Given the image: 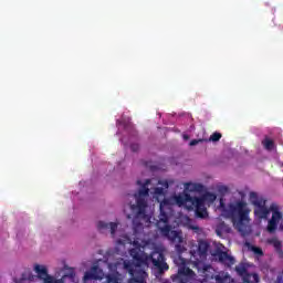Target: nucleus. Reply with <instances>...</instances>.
Listing matches in <instances>:
<instances>
[{"label":"nucleus","mask_w":283,"mask_h":283,"mask_svg":"<svg viewBox=\"0 0 283 283\" xmlns=\"http://www.w3.org/2000/svg\"><path fill=\"white\" fill-rule=\"evenodd\" d=\"M151 179H147L144 184L137 180V185L142 187L138 193L134 195L136 199V205L129 203V209L132 213L126 214L127 220H132L136 229L143 226V222H149L151 218L147 214V198H149V185Z\"/></svg>","instance_id":"f257e3e1"},{"label":"nucleus","mask_w":283,"mask_h":283,"mask_svg":"<svg viewBox=\"0 0 283 283\" xmlns=\"http://www.w3.org/2000/svg\"><path fill=\"white\" fill-rule=\"evenodd\" d=\"M218 196L213 192H207L203 197L191 196L186 193L185 196L178 195V207H185L187 211H195L196 218L205 220L209 217L205 201L216 202Z\"/></svg>","instance_id":"f03ea898"},{"label":"nucleus","mask_w":283,"mask_h":283,"mask_svg":"<svg viewBox=\"0 0 283 283\" xmlns=\"http://www.w3.org/2000/svg\"><path fill=\"white\" fill-rule=\"evenodd\" d=\"M129 254L133 256V260L137 262L138 266L151 262L155 269H158L159 273L169 271V265L165 262V254L158 250L153 251L148 255L145 252H140V248H133L129 250Z\"/></svg>","instance_id":"7ed1b4c3"},{"label":"nucleus","mask_w":283,"mask_h":283,"mask_svg":"<svg viewBox=\"0 0 283 283\" xmlns=\"http://www.w3.org/2000/svg\"><path fill=\"white\" fill-rule=\"evenodd\" d=\"M219 207L224 218H230V220H232V223L237 224V227L242 226L243 222H249L250 210L247 209V202L239 200L234 203H229L227 209L224 200L221 198Z\"/></svg>","instance_id":"20e7f679"},{"label":"nucleus","mask_w":283,"mask_h":283,"mask_svg":"<svg viewBox=\"0 0 283 283\" xmlns=\"http://www.w3.org/2000/svg\"><path fill=\"white\" fill-rule=\"evenodd\" d=\"M159 221L157 224L161 235L171 241L176 240V238H178V230H171V226H169V213L167 212L174 211L171 200L164 198L163 201H160L159 203Z\"/></svg>","instance_id":"39448f33"},{"label":"nucleus","mask_w":283,"mask_h":283,"mask_svg":"<svg viewBox=\"0 0 283 283\" xmlns=\"http://www.w3.org/2000/svg\"><path fill=\"white\" fill-rule=\"evenodd\" d=\"M181 242H182V231L178 230V261L181 262L179 263L178 282L179 283H198L196 281V272H193V270L187 266L189 262L182 259V256L180 255L185 251V248L180 245Z\"/></svg>","instance_id":"423d86ee"},{"label":"nucleus","mask_w":283,"mask_h":283,"mask_svg":"<svg viewBox=\"0 0 283 283\" xmlns=\"http://www.w3.org/2000/svg\"><path fill=\"white\" fill-rule=\"evenodd\" d=\"M34 271L36 273L39 280H42L43 283H63L65 279L74 280L76 277V273L71 269L69 273L64 274L60 280H55L52 275L48 274V268L45 265H34Z\"/></svg>","instance_id":"0eeeda50"},{"label":"nucleus","mask_w":283,"mask_h":283,"mask_svg":"<svg viewBox=\"0 0 283 283\" xmlns=\"http://www.w3.org/2000/svg\"><path fill=\"white\" fill-rule=\"evenodd\" d=\"M250 202L255 206L254 216L260 220H265L269 218V213H271V208H266V200L264 198H260L258 192H250Z\"/></svg>","instance_id":"6e6552de"},{"label":"nucleus","mask_w":283,"mask_h":283,"mask_svg":"<svg viewBox=\"0 0 283 283\" xmlns=\"http://www.w3.org/2000/svg\"><path fill=\"white\" fill-rule=\"evenodd\" d=\"M270 211L272 212V218L268 222V232L275 233L277 231V224L283 218L282 211H280V206L277 203H271Z\"/></svg>","instance_id":"1a4fd4ad"},{"label":"nucleus","mask_w":283,"mask_h":283,"mask_svg":"<svg viewBox=\"0 0 283 283\" xmlns=\"http://www.w3.org/2000/svg\"><path fill=\"white\" fill-rule=\"evenodd\" d=\"M124 266L130 275L128 283H147L145 281V277H147V272L140 269V266H134L129 263H125Z\"/></svg>","instance_id":"9d476101"},{"label":"nucleus","mask_w":283,"mask_h":283,"mask_svg":"<svg viewBox=\"0 0 283 283\" xmlns=\"http://www.w3.org/2000/svg\"><path fill=\"white\" fill-rule=\"evenodd\" d=\"M212 256L214 258V260H217V262H220V264L226 265L228 269H231V266L235 264V258L220 249H217L212 253Z\"/></svg>","instance_id":"9b49d317"},{"label":"nucleus","mask_w":283,"mask_h":283,"mask_svg":"<svg viewBox=\"0 0 283 283\" xmlns=\"http://www.w3.org/2000/svg\"><path fill=\"white\" fill-rule=\"evenodd\" d=\"M107 229L111 230L112 238H115L116 231L118 229V223L116 222H105V221H98L97 222V230L103 233V231H107Z\"/></svg>","instance_id":"f8f14e48"},{"label":"nucleus","mask_w":283,"mask_h":283,"mask_svg":"<svg viewBox=\"0 0 283 283\" xmlns=\"http://www.w3.org/2000/svg\"><path fill=\"white\" fill-rule=\"evenodd\" d=\"M202 189H205V186H202V184L187 182L185 184V192L179 193V196H187V193H189L190 196H196V193H200Z\"/></svg>","instance_id":"ddd939ff"},{"label":"nucleus","mask_w":283,"mask_h":283,"mask_svg":"<svg viewBox=\"0 0 283 283\" xmlns=\"http://www.w3.org/2000/svg\"><path fill=\"white\" fill-rule=\"evenodd\" d=\"M90 280H103V270L98 265H94L91 272L84 274V282H90Z\"/></svg>","instance_id":"4468645a"},{"label":"nucleus","mask_w":283,"mask_h":283,"mask_svg":"<svg viewBox=\"0 0 283 283\" xmlns=\"http://www.w3.org/2000/svg\"><path fill=\"white\" fill-rule=\"evenodd\" d=\"M268 244H272V247H274L275 252L277 253L279 258H283L282 241H280V239H277V237L268 239Z\"/></svg>","instance_id":"2eb2a0df"},{"label":"nucleus","mask_w":283,"mask_h":283,"mask_svg":"<svg viewBox=\"0 0 283 283\" xmlns=\"http://www.w3.org/2000/svg\"><path fill=\"white\" fill-rule=\"evenodd\" d=\"M208 251H209V243L207 241H200L197 250V253L200 260H205L207 258Z\"/></svg>","instance_id":"dca6fc26"},{"label":"nucleus","mask_w":283,"mask_h":283,"mask_svg":"<svg viewBox=\"0 0 283 283\" xmlns=\"http://www.w3.org/2000/svg\"><path fill=\"white\" fill-rule=\"evenodd\" d=\"M216 233L219 237H221L222 233H231V227H229V224H226L224 221H221L216 228Z\"/></svg>","instance_id":"f3484780"},{"label":"nucleus","mask_w":283,"mask_h":283,"mask_svg":"<svg viewBox=\"0 0 283 283\" xmlns=\"http://www.w3.org/2000/svg\"><path fill=\"white\" fill-rule=\"evenodd\" d=\"M242 280L244 283H260V275L248 272Z\"/></svg>","instance_id":"a211bd4d"},{"label":"nucleus","mask_w":283,"mask_h":283,"mask_svg":"<svg viewBox=\"0 0 283 283\" xmlns=\"http://www.w3.org/2000/svg\"><path fill=\"white\" fill-rule=\"evenodd\" d=\"M25 280H29V282H34V280H36V276H34L32 274V272H24L20 280L13 279V282L14 283H22V282H25Z\"/></svg>","instance_id":"6ab92c4d"},{"label":"nucleus","mask_w":283,"mask_h":283,"mask_svg":"<svg viewBox=\"0 0 283 283\" xmlns=\"http://www.w3.org/2000/svg\"><path fill=\"white\" fill-rule=\"evenodd\" d=\"M178 222H184L190 229H198V227H193V221L189 219V217H182V213L180 212L178 213Z\"/></svg>","instance_id":"aec40b11"},{"label":"nucleus","mask_w":283,"mask_h":283,"mask_svg":"<svg viewBox=\"0 0 283 283\" xmlns=\"http://www.w3.org/2000/svg\"><path fill=\"white\" fill-rule=\"evenodd\" d=\"M235 271L239 277L242 279L249 273V270L247 269V265H244V263H240L239 265H237Z\"/></svg>","instance_id":"412c9836"},{"label":"nucleus","mask_w":283,"mask_h":283,"mask_svg":"<svg viewBox=\"0 0 283 283\" xmlns=\"http://www.w3.org/2000/svg\"><path fill=\"white\" fill-rule=\"evenodd\" d=\"M262 145L264 149H266L268 151H272L273 147H275V142H273L272 139L265 138L262 140Z\"/></svg>","instance_id":"4be33fe9"},{"label":"nucleus","mask_w":283,"mask_h":283,"mask_svg":"<svg viewBox=\"0 0 283 283\" xmlns=\"http://www.w3.org/2000/svg\"><path fill=\"white\" fill-rule=\"evenodd\" d=\"M107 283H120V277H118V273H112L106 275Z\"/></svg>","instance_id":"5701e85b"},{"label":"nucleus","mask_w":283,"mask_h":283,"mask_svg":"<svg viewBox=\"0 0 283 283\" xmlns=\"http://www.w3.org/2000/svg\"><path fill=\"white\" fill-rule=\"evenodd\" d=\"M231 280V276L226 275V276H221V275H217L216 276V282L217 283H227Z\"/></svg>","instance_id":"b1692460"},{"label":"nucleus","mask_w":283,"mask_h":283,"mask_svg":"<svg viewBox=\"0 0 283 283\" xmlns=\"http://www.w3.org/2000/svg\"><path fill=\"white\" fill-rule=\"evenodd\" d=\"M220 138H222V134L216 132V133H213V134L210 136L209 140H210L211 143H218V140H220Z\"/></svg>","instance_id":"393cba45"},{"label":"nucleus","mask_w":283,"mask_h":283,"mask_svg":"<svg viewBox=\"0 0 283 283\" xmlns=\"http://www.w3.org/2000/svg\"><path fill=\"white\" fill-rule=\"evenodd\" d=\"M155 196H165V188H155Z\"/></svg>","instance_id":"a878e982"},{"label":"nucleus","mask_w":283,"mask_h":283,"mask_svg":"<svg viewBox=\"0 0 283 283\" xmlns=\"http://www.w3.org/2000/svg\"><path fill=\"white\" fill-rule=\"evenodd\" d=\"M252 251L255 253V255H264V252L261 250V248L253 247Z\"/></svg>","instance_id":"bb28decb"},{"label":"nucleus","mask_w":283,"mask_h":283,"mask_svg":"<svg viewBox=\"0 0 283 283\" xmlns=\"http://www.w3.org/2000/svg\"><path fill=\"white\" fill-rule=\"evenodd\" d=\"M205 139H192L189 145L190 147H196V145H199V143H203Z\"/></svg>","instance_id":"cd10ccee"},{"label":"nucleus","mask_w":283,"mask_h":283,"mask_svg":"<svg viewBox=\"0 0 283 283\" xmlns=\"http://www.w3.org/2000/svg\"><path fill=\"white\" fill-rule=\"evenodd\" d=\"M229 191V188L227 186H220L219 187V193H227Z\"/></svg>","instance_id":"c85d7f7f"},{"label":"nucleus","mask_w":283,"mask_h":283,"mask_svg":"<svg viewBox=\"0 0 283 283\" xmlns=\"http://www.w3.org/2000/svg\"><path fill=\"white\" fill-rule=\"evenodd\" d=\"M130 149L132 151H138V149H140V146L138 144H132Z\"/></svg>","instance_id":"c756f323"},{"label":"nucleus","mask_w":283,"mask_h":283,"mask_svg":"<svg viewBox=\"0 0 283 283\" xmlns=\"http://www.w3.org/2000/svg\"><path fill=\"white\" fill-rule=\"evenodd\" d=\"M274 283H283V272L276 276Z\"/></svg>","instance_id":"7c9ffc66"},{"label":"nucleus","mask_w":283,"mask_h":283,"mask_svg":"<svg viewBox=\"0 0 283 283\" xmlns=\"http://www.w3.org/2000/svg\"><path fill=\"white\" fill-rule=\"evenodd\" d=\"M159 184H160L165 189H169V182H167V181H159Z\"/></svg>","instance_id":"2f4dec72"},{"label":"nucleus","mask_w":283,"mask_h":283,"mask_svg":"<svg viewBox=\"0 0 283 283\" xmlns=\"http://www.w3.org/2000/svg\"><path fill=\"white\" fill-rule=\"evenodd\" d=\"M182 138H184V140H189V135L184 134V135H182Z\"/></svg>","instance_id":"473e14b6"},{"label":"nucleus","mask_w":283,"mask_h":283,"mask_svg":"<svg viewBox=\"0 0 283 283\" xmlns=\"http://www.w3.org/2000/svg\"><path fill=\"white\" fill-rule=\"evenodd\" d=\"M174 200H175L176 205H178V195H174Z\"/></svg>","instance_id":"72a5a7b5"},{"label":"nucleus","mask_w":283,"mask_h":283,"mask_svg":"<svg viewBox=\"0 0 283 283\" xmlns=\"http://www.w3.org/2000/svg\"><path fill=\"white\" fill-rule=\"evenodd\" d=\"M174 280H178V273L174 274Z\"/></svg>","instance_id":"f704fd0d"},{"label":"nucleus","mask_w":283,"mask_h":283,"mask_svg":"<svg viewBox=\"0 0 283 283\" xmlns=\"http://www.w3.org/2000/svg\"><path fill=\"white\" fill-rule=\"evenodd\" d=\"M175 249H176V251H178V244H175Z\"/></svg>","instance_id":"c9c22d12"},{"label":"nucleus","mask_w":283,"mask_h":283,"mask_svg":"<svg viewBox=\"0 0 283 283\" xmlns=\"http://www.w3.org/2000/svg\"><path fill=\"white\" fill-rule=\"evenodd\" d=\"M117 242H118V244H122V243H123V241H120V240H118Z\"/></svg>","instance_id":"e433bc0d"},{"label":"nucleus","mask_w":283,"mask_h":283,"mask_svg":"<svg viewBox=\"0 0 283 283\" xmlns=\"http://www.w3.org/2000/svg\"><path fill=\"white\" fill-rule=\"evenodd\" d=\"M175 264H178V260L175 259Z\"/></svg>","instance_id":"4c0bfd02"}]
</instances>
